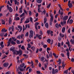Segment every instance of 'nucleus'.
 <instances>
[{"label":"nucleus","mask_w":74,"mask_h":74,"mask_svg":"<svg viewBox=\"0 0 74 74\" xmlns=\"http://www.w3.org/2000/svg\"><path fill=\"white\" fill-rule=\"evenodd\" d=\"M52 74H56V73H58V70L57 69H56L55 70V69L54 68H53L52 69Z\"/></svg>","instance_id":"1"},{"label":"nucleus","mask_w":74,"mask_h":74,"mask_svg":"<svg viewBox=\"0 0 74 74\" xmlns=\"http://www.w3.org/2000/svg\"><path fill=\"white\" fill-rule=\"evenodd\" d=\"M16 52L17 53L16 55H19V56L22 55V51L21 50H19V51H16Z\"/></svg>","instance_id":"2"},{"label":"nucleus","mask_w":74,"mask_h":74,"mask_svg":"<svg viewBox=\"0 0 74 74\" xmlns=\"http://www.w3.org/2000/svg\"><path fill=\"white\" fill-rule=\"evenodd\" d=\"M29 37L30 38H33V31L31 30L29 32Z\"/></svg>","instance_id":"3"},{"label":"nucleus","mask_w":74,"mask_h":74,"mask_svg":"<svg viewBox=\"0 0 74 74\" xmlns=\"http://www.w3.org/2000/svg\"><path fill=\"white\" fill-rule=\"evenodd\" d=\"M9 65V63L8 62H5L3 64V66L5 67H7Z\"/></svg>","instance_id":"4"},{"label":"nucleus","mask_w":74,"mask_h":74,"mask_svg":"<svg viewBox=\"0 0 74 74\" xmlns=\"http://www.w3.org/2000/svg\"><path fill=\"white\" fill-rule=\"evenodd\" d=\"M68 18H69V16H65L63 17L62 20L64 21H66V20L68 19Z\"/></svg>","instance_id":"5"},{"label":"nucleus","mask_w":74,"mask_h":74,"mask_svg":"<svg viewBox=\"0 0 74 74\" xmlns=\"http://www.w3.org/2000/svg\"><path fill=\"white\" fill-rule=\"evenodd\" d=\"M68 7L69 8H71L73 7V5H72V3H70L68 4Z\"/></svg>","instance_id":"6"},{"label":"nucleus","mask_w":74,"mask_h":74,"mask_svg":"<svg viewBox=\"0 0 74 74\" xmlns=\"http://www.w3.org/2000/svg\"><path fill=\"white\" fill-rule=\"evenodd\" d=\"M15 48L14 47H11L10 49V51H12L13 52V51H14V50Z\"/></svg>","instance_id":"7"},{"label":"nucleus","mask_w":74,"mask_h":74,"mask_svg":"<svg viewBox=\"0 0 74 74\" xmlns=\"http://www.w3.org/2000/svg\"><path fill=\"white\" fill-rule=\"evenodd\" d=\"M60 36L61 38H63V37H64V35L62 34V33H60Z\"/></svg>","instance_id":"8"},{"label":"nucleus","mask_w":74,"mask_h":74,"mask_svg":"<svg viewBox=\"0 0 74 74\" xmlns=\"http://www.w3.org/2000/svg\"><path fill=\"white\" fill-rule=\"evenodd\" d=\"M25 63H22V64L20 65V67H21V68H22L24 66H25Z\"/></svg>","instance_id":"9"},{"label":"nucleus","mask_w":74,"mask_h":74,"mask_svg":"<svg viewBox=\"0 0 74 74\" xmlns=\"http://www.w3.org/2000/svg\"><path fill=\"white\" fill-rule=\"evenodd\" d=\"M45 27H46V28H48V27H49V25L48 24V23H45Z\"/></svg>","instance_id":"10"},{"label":"nucleus","mask_w":74,"mask_h":74,"mask_svg":"<svg viewBox=\"0 0 74 74\" xmlns=\"http://www.w3.org/2000/svg\"><path fill=\"white\" fill-rule=\"evenodd\" d=\"M7 30H6L5 29H2L1 30V32H7Z\"/></svg>","instance_id":"11"},{"label":"nucleus","mask_w":74,"mask_h":74,"mask_svg":"<svg viewBox=\"0 0 74 74\" xmlns=\"http://www.w3.org/2000/svg\"><path fill=\"white\" fill-rule=\"evenodd\" d=\"M36 2L40 4L41 3V2H42V0H36Z\"/></svg>","instance_id":"12"},{"label":"nucleus","mask_w":74,"mask_h":74,"mask_svg":"<svg viewBox=\"0 0 74 74\" xmlns=\"http://www.w3.org/2000/svg\"><path fill=\"white\" fill-rule=\"evenodd\" d=\"M66 30V28L64 27H63L62 28V31L63 32V33H64L65 32V30Z\"/></svg>","instance_id":"13"},{"label":"nucleus","mask_w":74,"mask_h":74,"mask_svg":"<svg viewBox=\"0 0 74 74\" xmlns=\"http://www.w3.org/2000/svg\"><path fill=\"white\" fill-rule=\"evenodd\" d=\"M31 49H32L33 51H34V50H36V47L34 46H33L31 48Z\"/></svg>","instance_id":"14"},{"label":"nucleus","mask_w":74,"mask_h":74,"mask_svg":"<svg viewBox=\"0 0 74 74\" xmlns=\"http://www.w3.org/2000/svg\"><path fill=\"white\" fill-rule=\"evenodd\" d=\"M1 22L2 23V25H5V21H4V20H3Z\"/></svg>","instance_id":"15"},{"label":"nucleus","mask_w":74,"mask_h":74,"mask_svg":"<svg viewBox=\"0 0 74 74\" xmlns=\"http://www.w3.org/2000/svg\"><path fill=\"white\" fill-rule=\"evenodd\" d=\"M29 22H30V20H28V21L26 20L25 21L24 23L25 24H26L27 23H29Z\"/></svg>","instance_id":"16"},{"label":"nucleus","mask_w":74,"mask_h":74,"mask_svg":"<svg viewBox=\"0 0 74 74\" xmlns=\"http://www.w3.org/2000/svg\"><path fill=\"white\" fill-rule=\"evenodd\" d=\"M47 18H45L44 19V23L45 24L46 22H47Z\"/></svg>","instance_id":"17"},{"label":"nucleus","mask_w":74,"mask_h":74,"mask_svg":"<svg viewBox=\"0 0 74 74\" xmlns=\"http://www.w3.org/2000/svg\"><path fill=\"white\" fill-rule=\"evenodd\" d=\"M11 44H12V45H15V42H14V41L12 40L11 42Z\"/></svg>","instance_id":"18"},{"label":"nucleus","mask_w":74,"mask_h":74,"mask_svg":"<svg viewBox=\"0 0 74 74\" xmlns=\"http://www.w3.org/2000/svg\"><path fill=\"white\" fill-rule=\"evenodd\" d=\"M11 22H12V21H11V18H10L9 19V23L10 24H11V23H12Z\"/></svg>","instance_id":"19"},{"label":"nucleus","mask_w":74,"mask_h":74,"mask_svg":"<svg viewBox=\"0 0 74 74\" xmlns=\"http://www.w3.org/2000/svg\"><path fill=\"white\" fill-rule=\"evenodd\" d=\"M8 5H9L10 6H12V4L10 3V2L9 1H8Z\"/></svg>","instance_id":"20"},{"label":"nucleus","mask_w":74,"mask_h":74,"mask_svg":"<svg viewBox=\"0 0 74 74\" xmlns=\"http://www.w3.org/2000/svg\"><path fill=\"white\" fill-rule=\"evenodd\" d=\"M47 42L48 43H51V39H48V40H47Z\"/></svg>","instance_id":"21"},{"label":"nucleus","mask_w":74,"mask_h":74,"mask_svg":"<svg viewBox=\"0 0 74 74\" xmlns=\"http://www.w3.org/2000/svg\"><path fill=\"white\" fill-rule=\"evenodd\" d=\"M49 15V16L51 17V18H53V14L51 13H50Z\"/></svg>","instance_id":"22"},{"label":"nucleus","mask_w":74,"mask_h":74,"mask_svg":"<svg viewBox=\"0 0 74 74\" xmlns=\"http://www.w3.org/2000/svg\"><path fill=\"white\" fill-rule=\"evenodd\" d=\"M11 41H12V38H10L9 39V42H10V43H11Z\"/></svg>","instance_id":"23"},{"label":"nucleus","mask_w":74,"mask_h":74,"mask_svg":"<svg viewBox=\"0 0 74 74\" xmlns=\"http://www.w3.org/2000/svg\"><path fill=\"white\" fill-rule=\"evenodd\" d=\"M73 22V20L72 19H71L69 21L70 23V24H71Z\"/></svg>","instance_id":"24"},{"label":"nucleus","mask_w":74,"mask_h":74,"mask_svg":"<svg viewBox=\"0 0 74 74\" xmlns=\"http://www.w3.org/2000/svg\"><path fill=\"white\" fill-rule=\"evenodd\" d=\"M72 44H74V42L73 40V39H71L70 40Z\"/></svg>","instance_id":"25"},{"label":"nucleus","mask_w":74,"mask_h":74,"mask_svg":"<svg viewBox=\"0 0 74 74\" xmlns=\"http://www.w3.org/2000/svg\"><path fill=\"white\" fill-rule=\"evenodd\" d=\"M50 32H51V30H48L47 32V34H50Z\"/></svg>","instance_id":"26"},{"label":"nucleus","mask_w":74,"mask_h":74,"mask_svg":"<svg viewBox=\"0 0 74 74\" xmlns=\"http://www.w3.org/2000/svg\"><path fill=\"white\" fill-rule=\"evenodd\" d=\"M16 42L17 44H21V43H20V42L18 40H17L16 41Z\"/></svg>","instance_id":"27"},{"label":"nucleus","mask_w":74,"mask_h":74,"mask_svg":"<svg viewBox=\"0 0 74 74\" xmlns=\"http://www.w3.org/2000/svg\"><path fill=\"white\" fill-rule=\"evenodd\" d=\"M53 17H51V18H50V21L51 22H53Z\"/></svg>","instance_id":"28"},{"label":"nucleus","mask_w":74,"mask_h":74,"mask_svg":"<svg viewBox=\"0 0 74 74\" xmlns=\"http://www.w3.org/2000/svg\"><path fill=\"white\" fill-rule=\"evenodd\" d=\"M28 36H29V32H27L25 34V36L28 37Z\"/></svg>","instance_id":"29"},{"label":"nucleus","mask_w":74,"mask_h":74,"mask_svg":"<svg viewBox=\"0 0 74 74\" xmlns=\"http://www.w3.org/2000/svg\"><path fill=\"white\" fill-rule=\"evenodd\" d=\"M51 58L52 56V52L50 51V53L49 54Z\"/></svg>","instance_id":"30"},{"label":"nucleus","mask_w":74,"mask_h":74,"mask_svg":"<svg viewBox=\"0 0 74 74\" xmlns=\"http://www.w3.org/2000/svg\"><path fill=\"white\" fill-rule=\"evenodd\" d=\"M64 73L65 74H67V73H68V70H67L65 71H64Z\"/></svg>","instance_id":"31"},{"label":"nucleus","mask_w":74,"mask_h":74,"mask_svg":"<svg viewBox=\"0 0 74 74\" xmlns=\"http://www.w3.org/2000/svg\"><path fill=\"white\" fill-rule=\"evenodd\" d=\"M37 74H40L41 73V72L39 71H37L36 72Z\"/></svg>","instance_id":"32"},{"label":"nucleus","mask_w":74,"mask_h":74,"mask_svg":"<svg viewBox=\"0 0 74 74\" xmlns=\"http://www.w3.org/2000/svg\"><path fill=\"white\" fill-rule=\"evenodd\" d=\"M46 13V12L45 10H44V11L42 10V14H44H44L45 15V14Z\"/></svg>","instance_id":"33"},{"label":"nucleus","mask_w":74,"mask_h":74,"mask_svg":"<svg viewBox=\"0 0 74 74\" xmlns=\"http://www.w3.org/2000/svg\"><path fill=\"white\" fill-rule=\"evenodd\" d=\"M56 27H57V28H58V27H59V25H58V23H56Z\"/></svg>","instance_id":"34"},{"label":"nucleus","mask_w":74,"mask_h":74,"mask_svg":"<svg viewBox=\"0 0 74 74\" xmlns=\"http://www.w3.org/2000/svg\"><path fill=\"white\" fill-rule=\"evenodd\" d=\"M21 49H23V50H25V47H24V46H22L21 47Z\"/></svg>","instance_id":"35"},{"label":"nucleus","mask_w":74,"mask_h":74,"mask_svg":"<svg viewBox=\"0 0 74 74\" xmlns=\"http://www.w3.org/2000/svg\"><path fill=\"white\" fill-rule=\"evenodd\" d=\"M16 51H17L15 50H14V51H13V54L16 55Z\"/></svg>","instance_id":"36"},{"label":"nucleus","mask_w":74,"mask_h":74,"mask_svg":"<svg viewBox=\"0 0 74 74\" xmlns=\"http://www.w3.org/2000/svg\"><path fill=\"white\" fill-rule=\"evenodd\" d=\"M4 33L3 32L1 34V36L2 37H3V36H4Z\"/></svg>","instance_id":"37"},{"label":"nucleus","mask_w":74,"mask_h":74,"mask_svg":"<svg viewBox=\"0 0 74 74\" xmlns=\"http://www.w3.org/2000/svg\"><path fill=\"white\" fill-rule=\"evenodd\" d=\"M4 7V5H3L2 6H1L0 7V11L1 12V9L2 8H3V7Z\"/></svg>","instance_id":"38"},{"label":"nucleus","mask_w":74,"mask_h":74,"mask_svg":"<svg viewBox=\"0 0 74 74\" xmlns=\"http://www.w3.org/2000/svg\"><path fill=\"white\" fill-rule=\"evenodd\" d=\"M38 24H39V23H38V22H36L35 23V26H38Z\"/></svg>","instance_id":"39"},{"label":"nucleus","mask_w":74,"mask_h":74,"mask_svg":"<svg viewBox=\"0 0 74 74\" xmlns=\"http://www.w3.org/2000/svg\"><path fill=\"white\" fill-rule=\"evenodd\" d=\"M41 61H43V60H44V57H41Z\"/></svg>","instance_id":"40"},{"label":"nucleus","mask_w":74,"mask_h":74,"mask_svg":"<svg viewBox=\"0 0 74 74\" xmlns=\"http://www.w3.org/2000/svg\"><path fill=\"white\" fill-rule=\"evenodd\" d=\"M30 20L31 22H33V18L31 17H30Z\"/></svg>","instance_id":"41"},{"label":"nucleus","mask_w":74,"mask_h":74,"mask_svg":"<svg viewBox=\"0 0 74 74\" xmlns=\"http://www.w3.org/2000/svg\"><path fill=\"white\" fill-rule=\"evenodd\" d=\"M20 19V18L19 17H17L16 18V21H18V20H19Z\"/></svg>","instance_id":"42"},{"label":"nucleus","mask_w":74,"mask_h":74,"mask_svg":"<svg viewBox=\"0 0 74 74\" xmlns=\"http://www.w3.org/2000/svg\"><path fill=\"white\" fill-rule=\"evenodd\" d=\"M17 2H18V1H16V0H14V4L15 5H16V4H17Z\"/></svg>","instance_id":"43"},{"label":"nucleus","mask_w":74,"mask_h":74,"mask_svg":"<svg viewBox=\"0 0 74 74\" xmlns=\"http://www.w3.org/2000/svg\"><path fill=\"white\" fill-rule=\"evenodd\" d=\"M61 45H60V43L58 42V47H60Z\"/></svg>","instance_id":"44"},{"label":"nucleus","mask_w":74,"mask_h":74,"mask_svg":"<svg viewBox=\"0 0 74 74\" xmlns=\"http://www.w3.org/2000/svg\"><path fill=\"white\" fill-rule=\"evenodd\" d=\"M66 55L67 56H70V53H69V52H67Z\"/></svg>","instance_id":"45"},{"label":"nucleus","mask_w":74,"mask_h":74,"mask_svg":"<svg viewBox=\"0 0 74 74\" xmlns=\"http://www.w3.org/2000/svg\"><path fill=\"white\" fill-rule=\"evenodd\" d=\"M51 3H49V4L47 6V8H49V7H51Z\"/></svg>","instance_id":"46"},{"label":"nucleus","mask_w":74,"mask_h":74,"mask_svg":"<svg viewBox=\"0 0 74 74\" xmlns=\"http://www.w3.org/2000/svg\"><path fill=\"white\" fill-rule=\"evenodd\" d=\"M29 15H32V12H31V11H29Z\"/></svg>","instance_id":"47"},{"label":"nucleus","mask_w":74,"mask_h":74,"mask_svg":"<svg viewBox=\"0 0 74 74\" xmlns=\"http://www.w3.org/2000/svg\"><path fill=\"white\" fill-rule=\"evenodd\" d=\"M43 47L45 48H47V45H43Z\"/></svg>","instance_id":"48"},{"label":"nucleus","mask_w":74,"mask_h":74,"mask_svg":"<svg viewBox=\"0 0 74 74\" xmlns=\"http://www.w3.org/2000/svg\"><path fill=\"white\" fill-rule=\"evenodd\" d=\"M38 52V49H37L36 52V53H37Z\"/></svg>","instance_id":"49"},{"label":"nucleus","mask_w":74,"mask_h":74,"mask_svg":"<svg viewBox=\"0 0 74 74\" xmlns=\"http://www.w3.org/2000/svg\"><path fill=\"white\" fill-rule=\"evenodd\" d=\"M65 66H66V65H64V64H63L62 65V67H63V68H64V67H65Z\"/></svg>","instance_id":"50"},{"label":"nucleus","mask_w":74,"mask_h":74,"mask_svg":"<svg viewBox=\"0 0 74 74\" xmlns=\"http://www.w3.org/2000/svg\"><path fill=\"white\" fill-rule=\"evenodd\" d=\"M16 38H19V39H21V36H20V35L17 36Z\"/></svg>","instance_id":"51"},{"label":"nucleus","mask_w":74,"mask_h":74,"mask_svg":"<svg viewBox=\"0 0 74 74\" xmlns=\"http://www.w3.org/2000/svg\"><path fill=\"white\" fill-rule=\"evenodd\" d=\"M32 71V69L29 68V73H30Z\"/></svg>","instance_id":"52"},{"label":"nucleus","mask_w":74,"mask_h":74,"mask_svg":"<svg viewBox=\"0 0 74 74\" xmlns=\"http://www.w3.org/2000/svg\"><path fill=\"white\" fill-rule=\"evenodd\" d=\"M20 69H21V67L18 66L17 69V71H18V70H19H19H20Z\"/></svg>","instance_id":"53"},{"label":"nucleus","mask_w":74,"mask_h":74,"mask_svg":"<svg viewBox=\"0 0 74 74\" xmlns=\"http://www.w3.org/2000/svg\"><path fill=\"white\" fill-rule=\"evenodd\" d=\"M44 66L45 69H46L47 67V65L46 64H45Z\"/></svg>","instance_id":"54"},{"label":"nucleus","mask_w":74,"mask_h":74,"mask_svg":"<svg viewBox=\"0 0 74 74\" xmlns=\"http://www.w3.org/2000/svg\"><path fill=\"white\" fill-rule=\"evenodd\" d=\"M24 12H25V14H27V12H26V10H24Z\"/></svg>","instance_id":"55"},{"label":"nucleus","mask_w":74,"mask_h":74,"mask_svg":"<svg viewBox=\"0 0 74 74\" xmlns=\"http://www.w3.org/2000/svg\"><path fill=\"white\" fill-rule=\"evenodd\" d=\"M71 61L72 62H74V58H72V59H71Z\"/></svg>","instance_id":"56"},{"label":"nucleus","mask_w":74,"mask_h":74,"mask_svg":"<svg viewBox=\"0 0 74 74\" xmlns=\"http://www.w3.org/2000/svg\"><path fill=\"white\" fill-rule=\"evenodd\" d=\"M20 71H23V69L21 68L20 69Z\"/></svg>","instance_id":"57"},{"label":"nucleus","mask_w":74,"mask_h":74,"mask_svg":"<svg viewBox=\"0 0 74 74\" xmlns=\"http://www.w3.org/2000/svg\"><path fill=\"white\" fill-rule=\"evenodd\" d=\"M47 51H50V50H51V49L49 47H48L47 48Z\"/></svg>","instance_id":"58"},{"label":"nucleus","mask_w":74,"mask_h":74,"mask_svg":"<svg viewBox=\"0 0 74 74\" xmlns=\"http://www.w3.org/2000/svg\"><path fill=\"white\" fill-rule=\"evenodd\" d=\"M23 3V0H21L20 1L21 4H22Z\"/></svg>","instance_id":"59"},{"label":"nucleus","mask_w":74,"mask_h":74,"mask_svg":"<svg viewBox=\"0 0 74 74\" xmlns=\"http://www.w3.org/2000/svg\"><path fill=\"white\" fill-rule=\"evenodd\" d=\"M38 13H36V17H38Z\"/></svg>","instance_id":"60"},{"label":"nucleus","mask_w":74,"mask_h":74,"mask_svg":"<svg viewBox=\"0 0 74 74\" xmlns=\"http://www.w3.org/2000/svg\"><path fill=\"white\" fill-rule=\"evenodd\" d=\"M22 12H23L22 10H20L19 11V13H22Z\"/></svg>","instance_id":"61"},{"label":"nucleus","mask_w":74,"mask_h":74,"mask_svg":"<svg viewBox=\"0 0 74 74\" xmlns=\"http://www.w3.org/2000/svg\"><path fill=\"white\" fill-rule=\"evenodd\" d=\"M9 11L10 12H12V9L9 10Z\"/></svg>","instance_id":"62"},{"label":"nucleus","mask_w":74,"mask_h":74,"mask_svg":"<svg viewBox=\"0 0 74 74\" xmlns=\"http://www.w3.org/2000/svg\"><path fill=\"white\" fill-rule=\"evenodd\" d=\"M18 74H22V73L21 72V71H19L18 72Z\"/></svg>","instance_id":"63"},{"label":"nucleus","mask_w":74,"mask_h":74,"mask_svg":"<svg viewBox=\"0 0 74 74\" xmlns=\"http://www.w3.org/2000/svg\"><path fill=\"white\" fill-rule=\"evenodd\" d=\"M71 73H72L73 74H74V71L73 70H71Z\"/></svg>","instance_id":"64"}]
</instances>
